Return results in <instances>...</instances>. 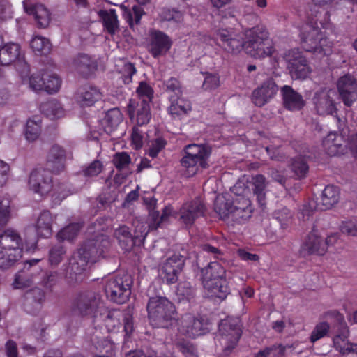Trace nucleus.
<instances>
[{"mask_svg":"<svg viewBox=\"0 0 357 357\" xmlns=\"http://www.w3.org/2000/svg\"><path fill=\"white\" fill-rule=\"evenodd\" d=\"M344 137L337 132H331L323 139L322 146L326 153L330 156L343 153Z\"/></svg>","mask_w":357,"mask_h":357,"instance_id":"c85d7f7f","label":"nucleus"},{"mask_svg":"<svg viewBox=\"0 0 357 357\" xmlns=\"http://www.w3.org/2000/svg\"><path fill=\"white\" fill-rule=\"evenodd\" d=\"M176 346L178 349L185 356H196L197 349L195 346L188 340H179L176 343Z\"/></svg>","mask_w":357,"mask_h":357,"instance_id":"5fc2aeb1","label":"nucleus"},{"mask_svg":"<svg viewBox=\"0 0 357 357\" xmlns=\"http://www.w3.org/2000/svg\"><path fill=\"white\" fill-rule=\"evenodd\" d=\"M212 284V286L206 285L203 287L209 297L224 301L230 294L231 289L227 279L220 282H214Z\"/></svg>","mask_w":357,"mask_h":357,"instance_id":"f704fd0d","label":"nucleus"},{"mask_svg":"<svg viewBox=\"0 0 357 357\" xmlns=\"http://www.w3.org/2000/svg\"><path fill=\"white\" fill-rule=\"evenodd\" d=\"M31 47L36 54H47L51 50V43L47 38L36 36L31 40Z\"/></svg>","mask_w":357,"mask_h":357,"instance_id":"c03bdc74","label":"nucleus"},{"mask_svg":"<svg viewBox=\"0 0 357 357\" xmlns=\"http://www.w3.org/2000/svg\"><path fill=\"white\" fill-rule=\"evenodd\" d=\"M326 252L322 238L313 229L301 246L300 253L303 257L311 255L322 256Z\"/></svg>","mask_w":357,"mask_h":357,"instance_id":"b1692460","label":"nucleus"},{"mask_svg":"<svg viewBox=\"0 0 357 357\" xmlns=\"http://www.w3.org/2000/svg\"><path fill=\"white\" fill-rule=\"evenodd\" d=\"M321 15V13L315 12L314 16H307L300 29L301 44L306 52L326 56L332 52L333 43L321 29L329 28L330 13L328 11L324 13V22L319 20Z\"/></svg>","mask_w":357,"mask_h":357,"instance_id":"f03ea898","label":"nucleus"},{"mask_svg":"<svg viewBox=\"0 0 357 357\" xmlns=\"http://www.w3.org/2000/svg\"><path fill=\"white\" fill-rule=\"evenodd\" d=\"M278 86L273 79H268L252 93V102L257 107L267 104L277 93Z\"/></svg>","mask_w":357,"mask_h":357,"instance_id":"6ab92c4d","label":"nucleus"},{"mask_svg":"<svg viewBox=\"0 0 357 357\" xmlns=\"http://www.w3.org/2000/svg\"><path fill=\"white\" fill-rule=\"evenodd\" d=\"M206 205L200 197L184 202L177 212L178 220L186 228L191 227L195 221L204 216Z\"/></svg>","mask_w":357,"mask_h":357,"instance_id":"1a4fd4ad","label":"nucleus"},{"mask_svg":"<svg viewBox=\"0 0 357 357\" xmlns=\"http://www.w3.org/2000/svg\"><path fill=\"white\" fill-rule=\"evenodd\" d=\"M66 158L65 150L59 145H54L49 151L47 165L52 172L59 173L64 169Z\"/></svg>","mask_w":357,"mask_h":357,"instance_id":"cd10ccee","label":"nucleus"},{"mask_svg":"<svg viewBox=\"0 0 357 357\" xmlns=\"http://www.w3.org/2000/svg\"><path fill=\"white\" fill-rule=\"evenodd\" d=\"M334 314H337V321L336 326L334 327L335 335L333 337L335 348L342 354H357V344L348 342L349 331L344 320V317L337 311H335Z\"/></svg>","mask_w":357,"mask_h":357,"instance_id":"9b49d317","label":"nucleus"},{"mask_svg":"<svg viewBox=\"0 0 357 357\" xmlns=\"http://www.w3.org/2000/svg\"><path fill=\"white\" fill-rule=\"evenodd\" d=\"M329 329V324L326 321L317 324L311 333L310 337V342L312 343H314L324 337L328 334Z\"/></svg>","mask_w":357,"mask_h":357,"instance_id":"8fccbe9b","label":"nucleus"},{"mask_svg":"<svg viewBox=\"0 0 357 357\" xmlns=\"http://www.w3.org/2000/svg\"><path fill=\"white\" fill-rule=\"evenodd\" d=\"M65 251L61 246L53 248L50 252V261L52 265H57L62 260Z\"/></svg>","mask_w":357,"mask_h":357,"instance_id":"338daca9","label":"nucleus"},{"mask_svg":"<svg viewBox=\"0 0 357 357\" xmlns=\"http://www.w3.org/2000/svg\"><path fill=\"white\" fill-rule=\"evenodd\" d=\"M29 186L31 190L41 196L52 192V197L56 204L70 194L66 184H52L50 171L41 167L36 168L31 172Z\"/></svg>","mask_w":357,"mask_h":357,"instance_id":"39448f33","label":"nucleus"},{"mask_svg":"<svg viewBox=\"0 0 357 357\" xmlns=\"http://www.w3.org/2000/svg\"><path fill=\"white\" fill-rule=\"evenodd\" d=\"M185 261V257L180 253L175 252L168 257L160 268V276L162 282L167 284H175L183 271Z\"/></svg>","mask_w":357,"mask_h":357,"instance_id":"f8f14e48","label":"nucleus"},{"mask_svg":"<svg viewBox=\"0 0 357 357\" xmlns=\"http://www.w3.org/2000/svg\"><path fill=\"white\" fill-rule=\"evenodd\" d=\"M39 259L26 261L24 268L14 275L12 287L15 289H24L31 287L34 282L38 271L33 270L31 266L37 264Z\"/></svg>","mask_w":357,"mask_h":357,"instance_id":"a211bd4d","label":"nucleus"},{"mask_svg":"<svg viewBox=\"0 0 357 357\" xmlns=\"http://www.w3.org/2000/svg\"><path fill=\"white\" fill-rule=\"evenodd\" d=\"M81 227V225L79 223L70 224L57 234V238L63 241H70L77 235Z\"/></svg>","mask_w":357,"mask_h":357,"instance_id":"09e8293b","label":"nucleus"},{"mask_svg":"<svg viewBox=\"0 0 357 357\" xmlns=\"http://www.w3.org/2000/svg\"><path fill=\"white\" fill-rule=\"evenodd\" d=\"M114 236L118 240L121 248L125 251L131 250L137 243V238L132 236L129 227L126 225H122L116 229Z\"/></svg>","mask_w":357,"mask_h":357,"instance_id":"e433bc0d","label":"nucleus"},{"mask_svg":"<svg viewBox=\"0 0 357 357\" xmlns=\"http://www.w3.org/2000/svg\"><path fill=\"white\" fill-rule=\"evenodd\" d=\"M294 213L287 208L283 207L281 209L275 210L273 216L281 225L282 228H286L289 220L292 218Z\"/></svg>","mask_w":357,"mask_h":357,"instance_id":"603ef678","label":"nucleus"},{"mask_svg":"<svg viewBox=\"0 0 357 357\" xmlns=\"http://www.w3.org/2000/svg\"><path fill=\"white\" fill-rule=\"evenodd\" d=\"M56 215L52 214L49 211H42L38 216L35 229L37 235L41 238H49L52 234V226Z\"/></svg>","mask_w":357,"mask_h":357,"instance_id":"bb28decb","label":"nucleus"},{"mask_svg":"<svg viewBox=\"0 0 357 357\" xmlns=\"http://www.w3.org/2000/svg\"><path fill=\"white\" fill-rule=\"evenodd\" d=\"M177 293L187 300H190L193 298L195 295V289L191 287L189 282H183L178 284Z\"/></svg>","mask_w":357,"mask_h":357,"instance_id":"0e129e2a","label":"nucleus"},{"mask_svg":"<svg viewBox=\"0 0 357 357\" xmlns=\"http://www.w3.org/2000/svg\"><path fill=\"white\" fill-rule=\"evenodd\" d=\"M23 59L24 54L20 45L13 42L3 44V38L0 34V65L8 66Z\"/></svg>","mask_w":357,"mask_h":357,"instance_id":"aec40b11","label":"nucleus"},{"mask_svg":"<svg viewBox=\"0 0 357 357\" xmlns=\"http://www.w3.org/2000/svg\"><path fill=\"white\" fill-rule=\"evenodd\" d=\"M30 87L36 91H42L45 89V81L43 73L33 74L29 79Z\"/></svg>","mask_w":357,"mask_h":357,"instance_id":"69168bd1","label":"nucleus"},{"mask_svg":"<svg viewBox=\"0 0 357 357\" xmlns=\"http://www.w3.org/2000/svg\"><path fill=\"white\" fill-rule=\"evenodd\" d=\"M241 326L238 317H227L220 322L219 342L222 347L223 356H229L237 345L242 335Z\"/></svg>","mask_w":357,"mask_h":357,"instance_id":"6e6552de","label":"nucleus"},{"mask_svg":"<svg viewBox=\"0 0 357 357\" xmlns=\"http://www.w3.org/2000/svg\"><path fill=\"white\" fill-rule=\"evenodd\" d=\"M243 50L255 59L271 56L275 52L273 43L269 39V33L262 25L245 31Z\"/></svg>","mask_w":357,"mask_h":357,"instance_id":"423d86ee","label":"nucleus"},{"mask_svg":"<svg viewBox=\"0 0 357 357\" xmlns=\"http://www.w3.org/2000/svg\"><path fill=\"white\" fill-rule=\"evenodd\" d=\"M73 65L74 69L84 77L93 75L98 67L96 60L87 54L78 55L73 61Z\"/></svg>","mask_w":357,"mask_h":357,"instance_id":"7c9ffc66","label":"nucleus"},{"mask_svg":"<svg viewBox=\"0 0 357 357\" xmlns=\"http://www.w3.org/2000/svg\"><path fill=\"white\" fill-rule=\"evenodd\" d=\"M212 149L205 144H190L182 151L179 164L187 177H192L198 172L210 167Z\"/></svg>","mask_w":357,"mask_h":357,"instance_id":"7ed1b4c3","label":"nucleus"},{"mask_svg":"<svg viewBox=\"0 0 357 357\" xmlns=\"http://www.w3.org/2000/svg\"><path fill=\"white\" fill-rule=\"evenodd\" d=\"M288 68L292 77L304 79L311 72L306 59L301 55L298 49H291L286 54Z\"/></svg>","mask_w":357,"mask_h":357,"instance_id":"dca6fc26","label":"nucleus"},{"mask_svg":"<svg viewBox=\"0 0 357 357\" xmlns=\"http://www.w3.org/2000/svg\"><path fill=\"white\" fill-rule=\"evenodd\" d=\"M41 119L39 116H33L26 121L24 135L29 142L36 140L41 133Z\"/></svg>","mask_w":357,"mask_h":357,"instance_id":"4c0bfd02","label":"nucleus"},{"mask_svg":"<svg viewBox=\"0 0 357 357\" xmlns=\"http://www.w3.org/2000/svg\"><path fill=\"white\" fill-rule=\"evenodd\" d=\"M136 112V121L138 126H142L149 123L151 114L149 101L145 99L136 102L135 100H130L128 105V113L130 119H132Z\"/></svg>","mask_w":357,"mask_h":357,"instance_id":"5701e85b","label":"nucleus"},{"mask_svg":"<svg viewBox=\"0 0 357 357\" xmlns=\"http://www.w3.org/2000/svg\"><path fill=\"white\" fill-rule=\"evenodd\" d=\"M238 185L236 183L231 190L235 194L234 197L232 198V221L241 224L252 216L253 208L251 201L245 195H241L246 189L243 188L238 191Z\"/></svg>","mask_w":357,"mask_h":357,"instance_id":"ddd939ff","label":"nucleus"},{"mask_svg":"<svg viewBox=\"0 0 357 357\" xmlns=\"http://www.w3.org/2000/svg\"><path fill=\"white\" fill-rule=\"evenodd\" d=\"M170 105L168 107V113L173 119H181L192 110L191 102L181 96H169Z\"/></svg>","mask_w":357,"mask_h":357,"instance_id":"473e14b6","label":"nucleus"},{"mask_svg":"<svg viewBox=\"0 0 357 357\" xmlns=\"http://www.w3.org/2000/svg\"><path fill=\"white\" fill-rule=\"evenodd\" d=\"M167 142L162 138L155 139L149 150L148 155L155 158L158 156V153L165 147Z\"/></svg>","mask_w":357,"mask_h":357,"instance_id":"e2e57ef3","label":"nucleus"},{"mask_svg":"<svg viewBox=\"0 0 357 357\" xmlns=\"http://www.w3.org/2000/svg\"><path fill=\"white\" fill-rule=\"evenodd\" d=\"M161 16L163 20L173 22L174 23H180L183 20L182 13L175 8L163 10Z\"/></svg>","mask_w":357,"mask_h":357,"instance_id":"13d9d810","label":"nucleus"},{"mask_svg":"<svg viewBox=\"0 0 357 357\" xmlns=\"http://www.w3.org/2000/svg\"><path fill=\"white\" fill-rule=\"evenodd\" d=\"M340 191L337 186L334 185H326L321 196V202L317 204V208L321 211L330 209L336 204L340 199Z\"/></svg>","mask_w":357,"mask_h":357,"instance_id":"2f4dec72","label":"nucleus"},{"mask_svg":"<svg viewBox=\"0 0 357 357\" xmlns=\"http://www.w3.org/2000/svg\"><path fill=\"white\" fill-rule=\"evenodd\" d=\"M214 39L216 45L228 53L237 54L243 48L242 35L232 29H217L214 33Z\"/></svg>","mask_w":357,"mask_h":357,"instance_id":"9d476101","label":"nucleus"},{"mask_svg":"<svg viewBox=\"0 0 357 357\" xmlns=\"http://www.w3.org/2000/svg\"><path fill=\"white\" fill-rule=\"evenodd\" d=\"M45 295L43 290L38 287H34L27 291L24 296V306L25 310L33 314L41 307L45 301Z\"/></svg>","mask_w":357,"mask_h":357,"instance_id":"c756f323","label":"nucleus"},{"mask_svg":"<svg viewBox=\"0 0 357 357\" xmlns=\"http://www.w3.org/2000/svg\"><path fill=\"white\" fill-rule=\"evenodd\" d=\"M132 279L128 274L116 278L113 281V303L123 304L127 302L131 294Z\"/></svg>","mask_w":357,"mask_h":357,"instance_id":"412c9836","label":"nucleus"},{"mask_svg":"<svg viewBox=\"0 0 357 357\" xmlns=\"http://www.w3.org/2000/svg\"><path fill=\"white\" fill-rule=\"evenodd\" d=\"M122 10V15L126 20L130 27H132L134 24H139L142 15L144 14L143 8L138 5L132 6V9H128L124 6H120Z\"/></svg>","mask_w":357,"mask_h":357,"instance_id":"ea45409f","label":"nucleus"},{"mask_svg":"<svg viewBox=\"0 0 357 357\" xmlns=\"http://www.w3.org/2000/svg\"><path fill=\"white\" fill-rule=\"evenodd\" d=\"M100 98V91L93 86H84L75 95L77 102L82 106H91Z\"/></svg>","mask_w":357,"mask_h":357,"instance_id":"72a5a7b5","label":"nucleus"},{"mask_svg":"<svg viewBox=\"0 0 357 357\" xmlns=\"http://www.w3.org/2000/svg\"><path fill=\"white\" fill-rule=\"evenodd\" d=\"M166 91L172 93L170 96L178 97L182 96L181 85L178 79L171 77L165 82Z\"/></svg>","mask_w":357,"mask_h":357,"instance_id":"4d7b16f0","label":"nucleus"},{"mask_svg":"<svg viewBox=\"0 0 357 357\" xmlns=\"http://www.w3.org/2000/svg\"><path fill=\"white\" fill-rule=\"evenodd\" d=\"M334 94L335 91L327 88H321L315 91L312 102L319 115H334L337 113L336 103L333 99Z\"/></svg>","mask_w":357,"mask_h":357,"instance_id":"2eb2a0df","label":"nucleus"},{"mask_svg":"<svg viewBox=\"0 0 357 357\" xmlns=\"http://www.w3.org/2000/svg\"><path fill=\"white\" fill-rule=\"evenodd\" d=\"M146 310L149 321L154 328H169L178 323L175 305L166 297H151Z\"/></svg>","mask_w":357,"mask_h":357,"instance_id":"20e7f679","label":"nucleus"},{"mask_svg":"<svg viewBox=\"0 0 357 357\" xmlns=\"http://www.w3.org/2000/svg\"><path fill=\"white\" fill-rule=\"evenodd\" d=\"M131 162L130 155L126 152L116 153L114 155L113 164L118 169L127 167Z\"/></svg>","mask_w":357,"mask_h":357,"instance_id":"bf43d9fd","label":"nucleus"},{"mask_svg":"<svg viewBox=\"0 0 357 357\" xmlns=\"http://www.w3.org/2000/svg\"><path fill=\"white\" fill-rule=\"evenodd\" d=\"M172 45V40L167 34L154 29L149 30L148 51L153 58L157 59L165 55Z\"/></svg>","mask_w":357,"mask_h":357,"instance_id":"4468645a","label":"nucleus"},{"mask_svg":"<svg viewBox=\"0 0 357 357\" xmlns=\"http://www.w3.org/2000/svg\"><path fill=\"white\" fill-rule=\"evenodd\" d=\"M100 300L98 295L90 294L82 298L77 305L80 313L83 315L91 314L100 305Z\"/></svg>","mask_w":357,"mask_h":357,"instance_id":"58836bf2","label":"nucleus"},{"mask_svg":"<svg viewBox=\"0 0 357 357\" xmlns=\"http://www.w3.org/2000/svg\"><path fill=\"white\" fill-rule=\"evenodd\" d=\"M204 80L202 84L203 89L206 91L215 90L220 86V76L218 73H204Z\"/></svg>","mask_w":357,"mask_h":357,"instance_id":"3c124183","label":"nucleus"},{"mask_svg":"<svg viewBox=\"0 0 357 357\" xmlns=\"http://www.w3.org/2000/svg\"><path fill=\"white\" fill-rule=\"evenodd\" d=\"M205 330L204 320L191 314H186L182 317L181 324L178 328L181 333L193 338L204 334Z\"/></svg>","mask_w":357,"mask_h":357,"instance_id":"393cba45","label":"nucleus"},{"mask_svg":"<svg viewBox=\"0 0 357 357\" xmlns=\"http://www.w3.org/2000/svg\"><path fill=\"white\" fill-rule=\"evenodd\" d=\"M340 229L343 234L351 236H357V220L343 221L340 225Z\"/></svg>","mask_w":357,"mask_h":357,"instance_id":"052dcab7","label":"nucleus"},{"mask_svg":"<svg viewBox=\"0 0 357 357\" xmlns=\"http://www.w3.org/2000/svg\"><path fill=\"white\" fill-rule=\"evenodd\" d=\"M105 220L102 219L95 223L96 230L93 231L90 229L89 231L93 234V238L88 240L70 260L66 273L68 277L75 282L82 281L83 272L89 262H95L99 257L104 256L109 250L110 241L108 236L100 234V231H105Z\"/></svg>","mask_w":357,"mask_h":357,"instance_id":"f257e3e1","label":"nucleus"},{"mask_svg":"<svg viewBox=\"0 0 357 357\" xmlns=\"http://www.w3.org/2000/svg\"><path fill=\"white\" fill-rule=\"evenodd\" d=\"M43 109L47 116L51 119H59L65 115V110L62 105L56 100L46 103Z\"/></svg>","mask_w":357,"mask_h":357,"instance_id":"49530a36","label":"nucleus"},{"mask_svg":"<svg viewBox=\"0 0 357 357\" xmlns=\"http://www.w3.org/2000/svg\"><path fill=\"white\" fill-rule=\"evenodd\" d=\"M200 273V280L203 287L212 286L214 282L227 279L226 269L217 261L210 262L207 266L201 268Z\"/></svg>","mask_w":357,"mask_h":357,"instance_id":"4be33fe9","label":"nucleus"},{"mask_svg":"<svg viewBox=\"0 0 357 357\" xmlns=\"http://www.w3.org/2000/svg\"><path fill=\"white\" fill-rule=\"evenodd\" d=\"M291 346L283 345L282 344H275L270 347L260 349L254 357H282L286 351L287 348H290Z\"/></svg>","mask_w":357,"mask_h":357,"instance_id":"37998d69","label":"nucleus"},{"mask_svg":"<svg viewBox=\"0 0 357 357\" xmlns=\"http://www.w3.org/2000/svg\"><path fill=\"white\" fill-rule=\"evenodd\" d=\"M121 65L115 64L116 70L121 75V78L125 84H129L132 82V76L137 73L135 65L126 61H120Z\"/></svg>","mask_w":357,"mask_h":357,"instance_id":"79ce46f5","label":"nucleus"},{"mask_svg":"<svg viewBox=\"0 0 357 357\" xmlns=\"http://www.w3.org/2000/svg\"><path fill=\"white\" fill-rule=\"evenodd\" d=\"M214 211L222 220L230 218L232 220V200L217 198L214 202Z\"/></svg>","mask_w":357,"mask_h":357,"instance_id":"a19ab883","label":"nucleus"},{"mask_svg":"<svg viewBox=\"0 0 357 357\" xmlns=\"http://www.w3.org/2000/svg\"><path fill=\"white\" fill-rule=\"evenodd\" d=\"M142 131L137 126H134L131 134V145L135 150L140 149L143 146Z\"/></svg>","mask_w":357,"mask_h":357,"instance_id":"680f3d73","label":"nucleus"},{"mask_svg":"<svg viewBox=\"0 0 357 357\" xmlns=\"http://www.w3.org/2000/svg\"><path fill=\"white\" fill-rule=\"evenodd\" d=\"M337 89L340 99L348 107L357 100V80L351 75H345L339 78Z\"/></svg>","mask_w":357,"mask_h":357,"instance_id":"f3484780","label":"nucleus"},{"mask_svg":"<svg viewBox=\"0 0 357 357\" xmlns=\"http://www.w3.org/2000/svg\"><path fill=\"white\" fill-rule=\"evenodd\" d=\"M284 107L290 111L301 110L305 105L301 94L295 91L291 86L284 85L281 88Z\"/></svg>","mask_w":357,"mask_h":357,"instance_id":"a878e982","label":"nucleus"},{"mask_svg":"<svg viewBox=\"0 0 357 357\" xmlns=\"http://www.w3.org/2000/svg\"><path fill=\"white\" fill-rule=\"evenodd\" d=\"M23 4L26 12L34 16L39 27L45 28L50 24L51 20L50 13L43 5L37 4L33 8H28L24 1Z\"/></svg>","mask_w":357,"mask_h":357,"instance_id":"c9c22d12","label":"nucleus"},{"mask_svg":"<svg viewBox=\"0 0 357 357\" xmlns=\"http://www.w3.org/2000/svg\"><path fill=\"white\" fill-rule=\"evenodd\" d=\"M43 79L45 81L44 91L49 93H56L59 91L61 86V79L56 74L44 73Z\"/></svg>","mask_w":357,"mask_h":357,"instance_id":"de8ad7c7","label":"nucleus"},{"mask_svg":"<svg viewBox=\"0 0 357 357\" xmlns=\"http://www.w3.org/2000/svg\"><path fill=\"white\" fill-rule=\"evenodd\" d=\"M10 216V200L3 198L0 201V228L8 222Z\"/></svg>","mask_w":357,"mask_h":357,"instance_id":"6e6d98bb","label":"nucleus"},{"mask_svg":"<svg viewBox=\"0 0 357 357\" xmlns=\"http://www.w3.org/2000/svg\"><path fill=\"white\" fill-rule=\"evenodd\" d=\"M291 171L296 178L301 179L305 178L309 172L307 162L304 158H295L291 162Z\"/></svg>","mask_w":357,"mask_h":357,"instance_id":"a18cd8bd","label":"nucleus"},{"mask_svg":"<svg viewBox=\"0 0 357 357\" xmlns=\"http://www.w3.org/2000/svg\"><path fill=\"white\" fill-rule=\"evenodd\" d=\"M102 165L100 161H94L84 171V174L87 176H95L101 172Z\"/></svg>","mask_w":357,"mask_h":357,"instance_id":"774afa93","label":"nucleus"},{"mask_svg":"<svg viewBox=\"0 0 357 357\" xmlns=\"http://www.w3.org/2000/svg\"><path fill=\"white\" fill-rule=\"evenodd\" d=\"M23 243L19 234L7 229L0 235V268L8 269L22 257Z\"/></svg>","mask_w":357,"mask_h":357,"instance_id":"0eeeda50","label":"nucleus"},{"mask_svg":"<svg viewBox=\"0 0 357 357\" xmlns=\"http://www.w3.org/2000/svg\"><path fill=\"white\" fill-rule=\"evenodd\" d=\"M136 93L142 100L145 99L149 103L152 101L153 98V89L146 82L142 81L139 82L136 89Z\"/></svg>","mask_w":357,"mask_h":357,"instance_id":"864d4df0","label":"nucleus"}]
</instances>
